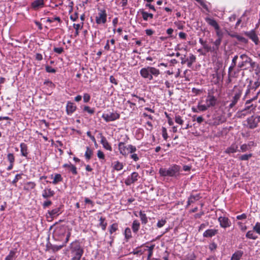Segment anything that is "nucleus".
<instances>
[{"instance_id": "nucleus-1", "label": "nucleus", "mask_w": 260, "mask_h": 260, "mask_svg": "<svg viewBox=\"0 0 260 260\" xmlns=\"http://www.w3.org/2000/svg\"><path fill=\"white\" fill-rule=\"evenodd\" d=\"M140 74L144 79L151 81L153 80V77L158 76L160 74V71L154 67L148 66L142 68L140 71Z\"/></svg>"}, {"instance_id": "nucleus-2", "label": "nucleus", "mask_w": 260, "mask_h": 260, "mask_svg": "<svg viewBox=\"0 0 260 260\" xmlns=\"http://www.w3.org/2000/svg\"><path fill=\"white\" fill-rule=\"evenodd\" d=\"M180 167L177 165H174L168 169L160 168L159 173L162 177H177L179 174Z\"/></svg>"}, {"instance_id": "nucleus-3", "label": "nucleus", "mask_w": 260, "mask_h": 260, "mask_svg": "<svg viewBox=\"0 0 260 260\" xmlns=\"http://www.w3.org/2000/svg\"><path fill=\"white\" fill-rule=\"evenodd\" d=\"M71 252L72 254V260H80L83 253V250L79 242L75 241L70 244Z\"/></svg>"}, {"instance_id": "nucleus-4", "label": "nucleus", "mask_w": 260, "mask_h": 260, "mask_svg": "<svg viewBox=\"0 0 260 260\" xmlns=\"http://www.w3.org/2000/svg\"><path fill=\"white\" fill-rule=\"evenodd\" d=\"M118 146L120 153L123 156H126L128 153H134L137 150L135 146L132 145L126 146L123 142H119Z\"/></svg>"}, {"instance_id": "nucleus-5", "label": "nucleus", "mask_w": 260, "mask_h": 260, "mask_svg": "<svg viewBox=\"0 0 260 260\" xmlns=\"http://www.w3.org/2000/svg\"><path fill=\"white\" fill-rule=\"evenodd\" d=\"M234 95L232 97V100L230 104L229 105V107L230 108H233L239 100L241 96L242 95V91L240 89V88L236 86H235L233 89Z\"/></svg>"}, {"instance_id": "nucleus-6", "label": "nucleus", "mask_w": 260, "mask_h": 260, "mask_svg": "<svg viewBox=\"0 0 260 260\" xmlns=\"http://www.w3.org/2000/svg\"><path fill=\"white\" fill-rule=\"evenodd\" d=\"M107 15L105 10H99V12L95 17L96 23L99 25L105 24L107 22Z\"/></svg>"}, {"instance_id": "nucleus-7", "label": "nucleus", "mask_w": 260, "mask_h": 260, "mask_svg": "<svg viewBox=\"0 0 260 260\" xmlns=\"http://www.w3.org/2000/svg\"><path fill=\"white\" fill-rule=\"evenodd\" d=\"M260 121V116H256L255 115H252L247 119V125L250 128H253L256 127L257 124Z\"/></svg>"}, {"instance_id": "nucleus-8", "label": "nucleus", "mask_w": 260, "mask_h": 260, "mask_svg": "<svg viewBox=\"0 0 260 260\" xmlns=\"http://www.w3.org/2000/svg\"><path fill=\"white\" fill-rule=\"evenodd\" d=\"M139 178V174L137 172H133L132 174L128 176L125 180V183L127 185H130L136 182Z\"/></svg>"}, {"instance_id": "nucleus-9", "label": "nucleus", "mask_w": 260, "mask_h": 260, "mask_svg": "<svg viewBox=\"0 0 260 260\" xmlns=\"http://www.w3.org/2000/svg\"><path fill=\"white\" fill-rule=\"evenodd\" d=\"M218 220L220 223L221 227L226 228L231 225V222L230 219L225 216H220L218 218Z\"/></svg>"}, {"instance_id": "nucleus-10", "label": "nucleus", "mask_w": 260, "mask_h": 260, "mask_svg": "<svg viewBox=\"0 0 260 260\" xmlns=\"http://www.w3.org/2000/svg\"><path fill=\"white\" fill-rule=\"evenodd\" d=\"M44 0H35L31 3V7L34 10H38L44 7Z\"/></svg>"}, {"instance_id": "nucleus-11", "label": "nucleus", "mask_w": 260, "mask_h": 260, "mask_svg": "<svg viewBox=\"0 0 260 260\" xmlns=\"http://www.w3.org/2000/svg\"><path fill=\"white\" fill-rule=\"evenodd\" d=\"M240 57L242 59H244V58H246V60H245V62L249 63L250 64V67L254 69L255 68L258 67V64H257L256 62L253 61L252 60V59L249 57L247 56L246 54H243L240 55Z\"/></svg>"}, {"instance_id": "nucleus-12", "label": "nucleus", "mask_w": 260, "mask_h": 260, "mask_svg": "<svg viewBox=\"0 0 260 260\" xmlns=\"http://www.w3.org/2000/svg\"><path fill=\"white\" fill-rule=\"evenodd\" d=\"M100 135L101 138V143L103 145V147L109 151H112V147L107 140L106 138L103 136L102 134H100Z\"/></svg>"}, {"instance_id": "nucleus-13", "label": "nucleus", "mask_w": 260, "mask_h": 260, "mask_svg": "<svg viewBox=\"0 0 260 260\" xmlns=\"http://www.w3.org/2000/svg\"><path fill=\"white\" fill-rule=\"evenodd\" d=\"M245 35L248 36L255 44H257L258 42V38L254 30H252L250 31L246 32Z\"/></svg>"}, {"instance_id": "nucleus-14", "label": "nucleus", "mask_w": 260, "mask_h": 260, "mask_svg": "<svg viewBox=\"0 0 260 260\" xmlns=\"http://www.w3.org/2000/svg\"><path fill=\"white\" fill-rule=\"evenodd\" d=\"M54 194V191L50 188H46L42 192V197L44 199H48L53 197Z\"/></svg>"}, {"instance_id": "nucleus-15", "label": "nucleus", "mask_w": 260, "mask_h": 260, "mask_svg": "<svg viewBox=\"0 0 260 260\" xmlns=\"http://www.w3.org/2000/svg\"><path fill=\"white\" fill-rule=\"evenodd\" d=\"M206 22L210 26L213 27L215 29H220V27L215 20L210 17L205 18Z\"/></svg>"}, {"instance_id": "nucleus-16", "label": "nucleus", "mask_w": 260, "mask_h": 260, "mask_svg": "<svg viewBox=\"0 0 260 260\" xmlns=\"http://www.w3.org/2000/svg\"><path fill=\"white\" fill-rule=\"evenodd\" d=\"M209 107L206 104H203L201 102L199 104L197 108L192 107V111L193 112H199L206 110Z\"/></svg>"}, {"instance_id": "nucleus-17", "label": "nucleus", "mask_w": 260, "mask_h": 260, "mask_svg": "<svg viewBox=\"0 0 260 260\" xmlns=\"http://www.w3.org/2000/svg\"><path fill=\"white\" fill-rule=\"evenodd\" d=\"M138 13H140L144 21H148L149 19L153 18V14L145 11L143 9H140Z\"/></svg>"}, {"instance_id": "nucleus-18", "label": "nucleus", "mask_w": 260, "mask_h": 260, "mask_svg": "<svg viewBox=\"0 0 260 260\" xmlns=\"http://www.w3.org/2000/svg\"><path fill=\"white\" fill-rule=\"evenodd\" d=\"M20 152L22 156L27 157L28 154V147L24 143H21L20 145Z\"/></svg>"}, {"instance_id": "nucleus-19", "label": "nucleus", "mask_w": 260, "mask_h": 260, "mask_svg": "<svg viewBox=\"0 0 260 260\" xmlns=\"http://www.w3.org/2000/svg\"><path fill=\"white\" fill-rule=\"evenodd\" d=\"M201 198L200 194H196L195 195L191 194L188 198L187 201V206H188L191 204L194 203L196 201H198Z\"/></svg>"}, {"instance_id": "nucleus-20", "label": "nucleus", "mask_w": 260, "mask_h": 260, "mask_svg": "<svg viewBox=\"0 0 260 260\" xmlns=\"http://www.w3.org/2000/svg\"><path fill=\"white\" fill-rule=\"evenodd\" d=\"M102 117L106 122H109L118 119L119 115H102Z\"/></svg>"}, {"instance_id": "nucleus-21", "label": "nucleus", "mask_w": 260, "mask_h": 260, "mask_svg": "<svg viewBox=\"0 0 260 260\" xmlns=\"http://www.w3.org/2000/svg\"><path fill=\"white\" fill-rule=\"evenodd\" d=\"M217 233V230L215 229H209L203 233L204 237L210 238L215 236Z\"/></svg>"}, {"instance_id": "nucleus-22", "label": "nucleus", "mask_w": 260, "mask_h": 260, "mask_svg": "<svg viewBox=\"0 0 260 260\" xmlns=\"http://www.w3.org/2000/svg\"><path fill=\"white\" fill-rule=\"evenodd\" d=\"M216 99L213 96L209 95L206 99V104L209 107L210 106H213L215 104Z\"/></svg>"}, {"instance_id": "nucleus-23", "label": "nucleus", "mask_w": 260, "mask_h": 260, "mask_svg": "<svg viewBox=\"0 0 260 260\" xmlns=\"http://www.w3.org/2000/svg\"><path fill=\"white\" fill-rule=\"evenodd\" d=\"M63 167L67 168L68 170L71 171L74 175H76L77 174L76 167L71 163L65 164L63 165Z\"/></svg>"}, {"instance_id": "nucleus-24", "label": "nucleus", "mask_w": 260, "mask_h": 260, "mask_svg": "<svg viewBox=\"0 0 260 260\" xmlns=\"http://www.w3.org/2000/svg\"><path fill=\"white\" fill-rule=\"evenodd\" d=\"M61 213V212L60 211V207L56 208L54 209H52V210L48 211V214L51 217H53L55 216H57V215H59Z\"/></svg>"}, {"instance_id": "nucleus-25", "label": "nucleus", "mask_w": 260, "mask_h": 260, "mask_svg": "<svg viewBox=\"0 0 260 260\" xmlns=\"http://www.w3.org/2000/svg\"><path fill=\"white\" fill-rule=\"evenodd\" d=\"M66 109L68 113H72L76 110V106L74 103L68 102L67 105Z\"/></svg>"}, {"instance_id": "nucleus-26", "label": "nucleus", "mask_w": 260, "mask_h": 260, "mask_svg": "<svg viewBox=\"0 0 260 260\" xmlns=\"http://www.w3.org/2000/svg\"><path fill=\"white\" fill-rule=\"evenodd\" d=\"M238 146L236 144H233L230 147H228L225 151L226 153H235L238 151Z\"/></svg>"}, {"instance_id": "nucleus-27", "label": "nucleus", "mask_w": 260, "mask_h": 260, "mask_svg": "<svg viewBox=\"0 0 260 260\" xmlns=\"http://www.w3.org/2000/svg\"><path fill=\"white\" fill-rule=\"evenodd\" d=\"M221 41V39H217L213 42L214 46L212 47V50L214 51V53H216L218 50Z\"/></svg>"}, {"instance_id": "nucleus-28", "label": "nucleus", "mask_w": 260, "mask_h": 260, "mask_svg": "<svg viewBox=\"0 0 260 260\" xmlns=\"http://www.w3.org/2000/svg\"><path fill=\"white\" fill-rule=\"evenodd\" d=\"M243 254V252L241 250L236 251L232 256L231 260H239Z\"/></svg>"}, {"instance_id": "nucleus-29", "label": "nucleus", "mask_w": 260, "mask_h": 260, "mask_svg": "<svg viewBox=\"0 0 260 260\" xmlns=\"http://www.w3.org/2000/svg\"><path fill=\"white\" fill-rule=\"evenodd\" d=\"M36 186V183L34 182H27L24 186V189L26 190H30L34 189Z\"/></svg>"}, {"instance_id": "nucleus-30", "label": "nucleus", "mask_w": 260, "mask_h": 260, "mask_svg": "<svg viewBox=\"0 0 260 260\" xmlns=\"http://www.w3.org/2000/svg\"><path fill=\"white\" fill-rule=\"evenodd\" d=\"M64 246L65 244H62L60 245H50V246L48 247V248L51 249L53 252H55L61 249Z\"/></svg>"}, {"instance_id": "nucleus-31", "label": "nucleus", "mask_w": 260, "mask_h": 260, "mask_svg": "<svg viewBox=\"0 0 260 260\" xmlns=\"http://www.w3.org/2000/svg\"><path fill=\"white\" fill-rule=\"evenodd\" d=\"M123 168V164L119 161H116L113 163V168L116 171H120Z\"/></svg>"}, {"instance_id": "nucleus-32", "label": "nucleus", "mask_w": 260, "mask_h": 260, "mask_svg": "<svg viewBox=\"0 0 260 260\" xmlns=\"http://www.w3.org/2000/svg\"><path fill=\"white\" fill-rule=\"evenodd\" d=\"M139 228H140L139 222L137 220H135L133 221V224H132L133 231L135 233H137V232L138 231V230L139 229Z\"/></svg>"}, {"instance_id": "nucleus-33", "label": "nucleus", "mask_w": 260, "mask_h": 260, "mask_svg": "<svg viewBox=\"0 0 260 260\" xmlns=\"http://www.w3.org/2000/svg\"><path fill=\"white\" fill-rule=\"evenodd\" d=\"M246 237L248 239L256 240L257 236L254 234V231H249L246 234Z\"/></svg>"}, {"instance_id": "nucleus-34", "label": "nucleus", "mask_w": 260, "mask_h": 260, "mask_svg": "<svg viewBox=\"0 0 260 260\" xmlns=\"http://www.w3.org/2000/svg\"><path fill=\"white\" fill-rule=\"evenodd\" d=\"M260 86V81L257 80L255 82L253 85L251 86V87L248 88L246 92L245 93L246 95H247L250 92V89H253L254 90H256L259 86Z\"/></svg>"}, {"instance_id": "nucleus-35", "label": "nucleus", "mask_w": 260, "mask_h": 260, "mask_svg": "<svg viewBox=\"0 0 260 260\" xmlns=\"http://www.w3.org/2000/svg\"><path fill=\"white\" fill-rule=\"evenodd\" d=\"M62 180V178L60 174H56L53 178V180L52 183L53 184H56L59 182H61Z\"/></svg>"}, {"instance_id": "nucleus-36", "label": "nucleus", "mask_w": 260, "mask_h": 260, "mask_svg": "<svg viewBox=\"0 0 260 260\" xmlns=\"http://www.w3.org/2000/svg\"><path fill=\"white\" fill-rule=\"evenodd\" d=\"M141 220L143 224H146L147 222V217L146 214L142 211H140L139 213Z\"/></svg>"}, {"instance_id": "nucleus-37", "label": "nucleus", "mask_w": 260, "mask_h": 260, "mask_svg": "<svg viewBox=\"0 0 260 260\" xmlns=\"http://www.w3.org/2000/svg\"><path fill=\"white\" fill-rule=\"evenodd\" d=\"M92 155V150L89 147H86V151L85 153V156L88 160L90 159Z\"/></svg>"}, {"instance_id": "nucleus-38", "label": "nucleus", "mask_w": 260, "mask_h": 260, "mask_svg": "<svg viewBox=\"0 0 260 260\" xmlns=\"http://www.w3.org/2000/svg\"><path fill=\"white\" fill-rule=\"evenodd\" d=\"M147 247H148V256H147V259L150 260L151 257L152 255L153 250L155 247V245L153 244L150 246H147Z\"/></svg>"}, {"instance_id": "nucleus-39", "label": "nucleus", "mask_w": 260, "mask_h": 260, "mask_svg": "<svg viewBox=\"0 0 260 260\" xmlns=\"http://www.w3.org/2000/svg\"><path fill=\"white\" fill-rule=\"evenodd\" d=\"M7 159L10 164H14L15 156L13 153H8L7 155Z\"/></svg>"}, {"instance_id": "nucleus-40", "label": "nucleus", "mask_w": 260, "mask_h": 260, "mask_svg": "<svg viewBox=\"0 0 260 260\" xmlns=\"http://www.w3.org/2000/svg\"><path fill=\"white\" fill-rule=\"evenodd\" d=\"M124 235L125 238L128 240L132 237L131 230L129 228L125 229L124 231Z\"/></svg>"}, {"instance_id": "nucleus-41", "label": "nucleus", "mask_w": 260, "mask_h": 260, "mask_svg": "<svg viewBox=\"0 0 260 260\" xmlns=\"http://www.w3.org/2000/svg\"><path fill=\"white\" fill-rule=\"evenodd\" d=\"M73 27L75 29V36H78L79 35V29L82 27L80 24H74Z\"/></svg>"}, {"instance_id": "nucleus-42", "label": "nucleus", "mask_w": 260, "mask_h": 260, "mask_svg": "<svg viewBox=\"0 0 260 260\" xmlns=\"http://www.w3.org/2000/svg\"><path fill=\"white\" fill-rule=\"evenodd\" d=\"M118 229V225L116 223H113L112 224L110 228H109V232L111 234H113L114 232L116 231Z\"/></svg>"}, {"instance_id": "nucleus-43", "label": "nucleus", "mask_w": 260, "mask_h": 260, "mask_svg": "<svg viewBox=\"0 0 260 260\" xmlns=\"http://www.w3.org/2000/svg\"><path fill=\"white\" fill-rule=\"evenodd\" d=\"M105 218H103L102 217H101L100 219V224L101 226L102 227V229L103 230H105L107 226V223L105 222Z\"/></svg>"}, {"instance_id": "nucleus-44", "label": "nucleus", "mask_w": 260, "mask_h": 260, "mask_svg": "<svg viewBox=\"0 0 260 260\" xmlns=\"http://www.w3.org/2000/svg\"><path fill=\"white\" fill-rule=\"evenodd\" d=\"M132 96L133 98H134V99L136 98L135 99L137 100V102H138L139 104L142 105L145 103V100L143 98L138 96L135 94H132Z\"/></svg>"}, {"instance_id": "nucleus-45", "label": "nucleus", "mask_w": 260, "mask_h": 260, "mask_svg": "<svg viewBox=\"0 0 260 260\" xmlns=\"http://www.w3.org/2000/svg\"><path fill=\"white\" fill-rule=\"evenodd\" d=\"M253 230L257 234L260 235V222H256L255 225L253 227Z\"/></svg>"}, {"instance_id": "nucleus-46", "label": "nucleus", "mask_w": 260, "mask_h": 260, "mask_svg": "<svg viewBox=\"0 0 260 260\" xmlns=\"http://www.w3.org/2000/svg\"><path fill=\"white\" fill-rule=\"evenodd\" d=\"M132 101L133 102L127 101L126 104L127 106L128 105L131 108L134 109L136 105L135 102H137V100L135 99H133Z\"/></svg>"}, {"instance_id": "nucleus-47", "label": "nucleus", "mask_w": 260, "mask_h": 260, "mask_svg": "<svg viewBox=\"0 0 260 260\" xmlns=\"http://www.w3.org/2000/svg\"><path fill=\"white\" fill-rule=\"evenodd\" d=\"M252 156V154H243L241 155L239 159L241 160H248Z\"/></svg>"}, {"instance_id": "nucleus-48", "label": "nucleus", "mask_w": 260, "mask_h": 260, "mask_svg": "<svg viewBox=\"0 0 260 260\" xmlns=\"http://www.w3.org/2000/svg\"><path fill=\"white\" fill-rule=\"evenodd\" d=\"M46 21L47 22H48L49 23H52L54 21H57L58 22H61L60 18L59 17H55L54 18H48Z\"/></svg>"}, {"instance_id": "nucleus-49", "label": "nucleus", "mask_w": 260, "mask_h": 260, "mask_svg": "<svg viewBox=\"0 0 260 260\" xmlns=\"http://www.w3.org/2000/svg\"><path fill=\"white\" fill-rule=\"evenodd\" d=\"M196 258V256L193 253H191L188 254L186 257L182 260H195Z\"/></svg>"}, {"instance_id": "nucleus-50", "label": "nucleus", "mask_w": 260, "mask_h": 260, "mask_svg": "<svg viewBox=\"0 0 260 260\" xmlns=\"http://www.w3.org/2000/svg\"><path fill=\"white\" fill-rule=\"evenodd\" d=\"M196 60V57L193 54H191L189 56V61L188 63V66L190 67L193 62Z\"/></svg>"}, {"instance_id": "nucleus-51", "label": "nucleus", "mask_w": 260, "mask_h": 260, "mask_svg": "<svg viewBox=\"0 0 260 260\" xmlns=\"http://www.w3.org/2000/svg\"><path fill=\"white\" fill-rule=\"evenodd\" d=\"M90 100V95L87 93H85L83 95V101L84 103H88Z\"/></svg>"}, {"instance_id": "nucleus-52", "label": "nucleus", "mask_w": 260, "mask_h": 260, "mask_svg": "<svg viewBox=\"0 0 260 260\" xmlns=\"http://www.w3.org/2000/svg\"><path fill=\"white\" fill-rule=\"evenodd\" d=\"M203 47L204 49H205L207 52H211L214 53V51L212 50V47H211L206 43L204 44Z\"/></svg>"}, {"instance_id": "nucleus-53", "label": "nucleus", "mask_w": 260, "mask_h": 260, "mask_svg": "<svg viewBox=\"0 0 260 260\" xmlns=\"http://www.w3.org/2000/svg\"><path fill=\"white\" fill-rule=\"evenodd\" d=\"M15 252L13 251H11L8 255L5 258V260H12L14 257Z\"/></svg>"}, {"instance_id": "nucleus-54", "label": "nucleus", "mask_w": 260, "mask_h": 260, "mask_svg": "<svg viewBox=\"0 0 260 260\" xmlns=\"http://www.w3.org/2000/svg\"><path fill=\"white\" fill-rule=\"evenodd\" d=\"M166 223V221L165 219H161L158 221L157 223V226L159 228L162 227L165 223Z\"/></svg>"}, {"instance_id": "nucleus-55", "label": "nucleus", "mask_w": 260, "mask_h": 260, "mask_svg": "<svg viewBox=\"0 0 260 260\" xmlns=\"http://www.w3.org/2000/svg\"><path fill=\"white\" fill-rule=\"evenodd\" d=\"M241 151L245 152L248 150L249 149L248 148V145H247L246 144H244L242 145L240 147Z\"/></svg>"}, {"instance_id": "nucleus-56", "label": "nucleus", "mask_w": 260, "mask_h": 260, "mask_svg": "<svg viewBox=\"0 0 260 260\" xmlns=\"http://www.w3.org/2000/svg\"><path fill=\"white\" fill-rule=\"evenodd\" d=\"M21 174H17L15 176V178L14 179V180L12 182V184H15L18 182V181L19 179H21Z\"/></svg>"}, {"instance_id": "nucleus-57", "label": "nucleus", "mask_w": 260, "mask_h": 260, "mask_svg": "<svg viewBox=\"0 0 260 260\" xmlns=\"http://www.w3.org/2000/svg\"><path fill=\"white\" fill-rule=\"evenodd\" d=\"M46 71L48 73H54L56 72V70L52 68L51 67L47 66L46 67Z\"/></svg>"}, {"instance_id": "nucleus-58", "label": "nucleus", "mask_w": 260, "mask_h": 260, "mask_svg": "<svg viewBox=\"0 0 260 260\" xmlns=\"http://www.w3.org/2000/svg\"><path fill=\"white\" fill-rule=\"evenodd\" d=\"M162 135L164 139L166 140L168 138V134L167 132V129L165 127H162Z\"/></svg>"}, {"instance_id": "nucleus-59", "label": "nucleus", "mask_w": 260, "mask_h": 260, "mask_svg": "<svg viewBox=\"0 0 260 260\" xmlns=\"http://www.w3.org/2000/svg\"><path fill=\"white\" fill-rule=\"evenodd\" d=\"M53 50L55 52L58 54H61L63 52V49L62 47H55L54 48Z\"/></svg>"}, {"instance_id": "nucleus-60", "label": "nucleus", "mask_w": 260, "mask_h": 260, "mask_svg": "<svg viewBox=\"0 0 260 260\" xmlns=\"http://www.w3.org/2000/svg\"><path fill=\"white\" fill-rule=\"evenodd\" d=\"M52 204V202L50 200L45 201L43 204V207L44 208H46L50 206Z\"/></svg>"}, {"instance_id": "nucleus-61", "label": "nucleus", "mask_w": 260, "mask_h": 260, "mask_svg": "<svg viewBox=\"0 0 260 260\" xmlns=\"http://www.w3.org/2000/svg\"><path fill=\"white\" fill-rule=\"evenodd\" d=\"M84 201H85V203L86 204H89L91 207H93L94 206V203L93 201H92L91 200H90L89 199L87 198H85V200H84Z\"/></svg>"}, {"instance_id": "nucleus-62", "label": "nucleus", "mask_w": 260, "mask_h": 260, "mask_svg": "<svg viewBox=\"0 0 260 260\" xmlns=\"http://www.w3.org/2000/svg\"><path fill=\"white\" fill-rule=\"evenodd\" d=\"M238 224L239 225L240 230L244 232L247 230V226L244 225L242 222H239Z\"/></svg>"}, {"instance_id": "nucleus-63", "label": "nucleus", "mask_w": 260, "mask_h": 260, "mask_svg": "<svg viewBox=\"0 0 260 260\" xmlns=\"http://www.w3.org/2000/svg\"><path fill=\"white\" fill-rule=\"evenodd\" d=\"M97 155L100 159H104L105 158V155L104 153L101 150H99L98 151Z\"/></svg>"}, {"instance_id": "nucleus-64", "label": "nucleus", "mask_w": 260, "mask_h": 260, "mask_svg": "<svg viewBox=\"0 0 260 260\" xmlns=\"http://www.w3.org/2000/svg\"><path fill=\"white\" fill-rule=\"evenodd\" d=\"M146 34L148 36H151L154 34V31L151 29H147L145 30Z\"/></svg>"}]
</instances>
